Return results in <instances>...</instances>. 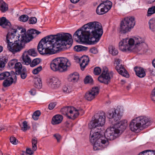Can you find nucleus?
<instances>
[{
  "label": "nucleus",
  "instance_id": "obj_1",
  "mask_svg": "<svg viewBox=\"0 0 155 155\" xmlns=\"http://www.w3.org/2000/svg\"><path fill=\"white\" fill-rule=\"evenodd\" d=\"M127 124L126 120H122L116 124L114 123L106 130L104 137L101 135V129L94 133L91 130L90 134V141L93 144L94 150H97L106 147L109 144L108 140H114L120 136L126 129Z\"/></svg>",
  "mask_w": 155,
  "mask_h": 155
},
{
  "label": "nucleus",
  "instance_id": "obj_2",
  "mask_svg": "<svg viewBox=\"0 0 155 155\" xmlns=\"http://www.w3.org/2000/svg\"><path fill=\"white\" fill-rule=\"evenodd\" d=\"M103 33L101 24L98 22L94 21L84 25L81 29L77 30L73 37L77 42L94 45L99 41Z\"/></svg>",
  "mask_w": 155,
  "mask_h": 155
},
{
  "label": "nucleus",
  "instance_id": "obj_3",
  "mask_svg": "<svg viewBox=\"0 0 155 155\" xmlns=\"http://www.w3.org/2000/svg\"><path fill=\"white\" fill-rule=\"evenodd\" d=\"M17 29L13 28H10L6 36V42L8 43L7 48L13 54L20 52L25 47L24 44L31 41L34 37V35H37L41 33L35 29L28 30L27 33L25 29H22L20 34L15 37Z\"/></svg>",
  "mask_w": 155,
  "mask_h": 155
},
{
  "label": "nucleus",
  "instance_id": "obj_4",
  "mask_svg": "<svg viewBox=\"0 0 155 155\" xmlns=\"http://www.w3.org/2000/svg\"><path fill=\"white\" fill-rule=\"evenodd\" d=\"M144 41L140 37L134 38H126L123 39L119 43L120 49L123 51H128L138 52L141 51V54L146 52L147 49L145 50L142 47L145 45Z\"/></svg>",
  "mask_w": 155,
  "mask_h": 155
},
{
  "label": "nucleus",
  "instance_id": "obj_5",
  "mask_svg": "<svg viewBox=\"0 0 155 155\" xmlns=\"http://www.w3.org/2000/svg\"><path fill=\"white\" fill-rule=\"evenodd\" d=\"M71 65L69 60L65 58H58L53 60L50 64V67L54 71L63 72L66 71Z\"/></svg>",
  "mask_w": 155,
  "mask_h": 155
},
{
  "label": "nucleus",
  "instance_id": "obj_6",
  "mask_svg": "<svg viewBox=\"0 0 155 155\" xmlns=\"http://www.w3.org/2000/svg\"><path fill=\"white\" fill-rule=\"evenodd\" d=\"M45 39L43 38L39 42L37 47L38 50L41 54H52L53 43L46 42Z\"/></svg>",
  "mask_w": 155,
  "mask_h": 155
},
{
  "label": "nucleus",
  "instance_id": "obj_7",
  "mask_svg": "<svg viewBox=\"0 0 155 155\" xmlns=\"http://www.w3.org/2000/svg\"><path fill=\"white\" fill-rule=\"evenodd\" d=\"M102 3L97 7V13L99 15H103L107 12L112 6V3L108 0H101Z\"/></svg>",
  "mask_w": 155,
  "mask_h": 155
},
{
  "label": "nucleus",
  "instance_id": "obj_8",
  "mask_svg": "<svg viewBox=\"0 0 155 155\" xmlns=\"http://www.w3.org/2000/svg\"><path fill=\"white\" fill-rule=\"evenodd\" d=\"M108 69L106 67L103 68L102 74L98 77V80L101 83L107 84L110 82V79L113 76V73L108 72Z\"/></svg>",
  "mask_w": 155,
  "mask_h": 155
},
{
  "label": "nucleus",
  "instance_id": "obj_9",
  "mask_svg": "<svg viewBox=\"0 0 155 155\" xmlns=\"http://www.w3.org/2000/svg\"><path fill=\"white\" fill-rule=\"evenodd\" d=\"M58 39L64 46L71 45L73 43L72 36L68 33H61L57 34Z\"/></svg>",
  "mask_w": 155,
  "mask_h": 155
},
{
  "label": "nucleus",
  "instance_id": "obj_10",
  "mask_svg": "<svg viewBox=\"0 0 155 155\" xmlns=\"http://www.w3.org/2000/svg\"><path fill=\"white\" fill-rule=\"evenodd\" d=\"M121 61V60L119 59H115V62L116 63H114V64L117 65L115 68V69L120 74L125 77L128 78L129 75L127 71L122 65H119Z\"/></svg>",
  "mask_w": 155,
  "mask_h": 155
},
{
  "label": "nucleus",
  "instance_id": "obj_11",
  "mask_svg": "<svg viewBox=\"0 0 155 155\" xmlns=\"http://www.w3.org/2000/svg\"><path fill=\"white\" fill-rule=\"evenodd\" d=\"M99 89L97 87H93L91 90L86 92L84 97L85 99L91 101L99 93Z\"/></svg>",
  "mask_w": 155,
  "mask_h": 155
},
{
  "label": "nucleus",
  "instance_id": "obj_12",
  "mask_svg": "<svg viewBox=\"0 0 155 155\" xmlns=\"http://www.w3.org/2000/svg\"><path fill=\"white\" fill-rule=\"evenodd\" d=\"M141 129L145 128L150 124V119L146 117L141 116L135 118Z\"/></svg>",
  "mask_w": 155,
  "mask_h": 155
},
{
  "label": "nucleus",
  "instance_id": "obj_13",
  "mask_svg": "<svg viewBox=\"0 0 155 155\" xmlns=\"http://www.w3.org/2000/svg\"><path fill=\"white\" fill-rule=\"evenodd\" d=\"M93 118L101 127L105 122V113L103 111H100L94 115Z\"/></svg>",
  "mask_w": 155,
  "mask_h": 155
},
{
  "label": "nucleus",
  "instance_id": "obj_14",
  "mask_svg": "<svg viewBox=\"0 0 155 155\" xmlns=\"http://www.w3.org/2000/svg\"><path fill=\"white\" fill-rule=\"evenodd\" d=\"M67 113H68V118L73 120L78 115L80 111H78L77 110L72 106L66 107Z\"/></svg>",
  "mask_w": 155,
  "mask_h": 155
},
{
  "label": "nucleus",
  "instance_id": "obj_15",
  "mask_svg": "<svg viewBox=\"0 0 155 155\" xmlns=\"http://www.w3.org/2000/svg\"><path fill=\"white\" fill-rule=\"evenodd\" d=\"M18 67L15 70V73L17 75H20L21 78L23 79H25L27 76V72L26 68L23 67L21 64H18Z\"/></svg>",
  "mask_w": 155,
  "mask_h": 155
},
{
  "label": "nucleus",
  "instance_id": "obj_16",
  "mask_svg": "<svg viewBox=\"0 0 155 155\" xmlns=\"http://www.w3.org/2000/svg\"><path fill=\"white\" fill-rule=\"evenodd\" d=\"M107 117L110 119H113L115 122L118 121L121 118V116L117 110H110L107 114Z\"/></svg>",
  "mask_w": 155,
  "mask_h": 155
},
{
  "label": "nucleus",
  "instance_id": "obj_17",
  "mask_svg": "<svg viewBox=\"0 0 155 155\" xmlns=\"http://www.w3.org/2000/svg\"><path fill=\"white\" fill-rule=\"evenodd\" d=\"M64 45L61 43V42L58 39H56L55 43H53L52 48V54H55L58 51L61 50L62 47Z\"/></svg>",
  "mask_w": 155,
  "mask_h": 155
},
{
  "label": "nucleus",
  "instance_id": "obj_18",
  "mask_svg": "<svg viewBox=\"0 0 155 155\" xmlns=\"http://www.w3.org/2000/svg\"><path fill=\"white\" fill-rule=\"evenodd\" d=\"M48 82L52 88L55 89L58 87L61 84L59 79L55 77L50 78L48 81Z\"/></svg>",
  "mask_w": 155,
  "mask_h": 155
},
{
  "label": "nucleus",
  "instance_id": "obj_19",
  "mask_svg": "<svg viewBox=\"0 0 155 155\" xmlns=\"http://www.w3.org/2000/svg\"><path fill=\"white\" fill-rule=\"evenodd\" d=\"M123 21L125 24L128 25L131 29L134 27L135 24V18L134 17L129 16L125 18Z\"/></svg>",
  "mask_w": 155,
  "mask_h": 155
},
{
  "label": "nucleus",
  "instance_id": "obj_20",
  "mask_svg": "<svg viewBox=\"0 0 155 155\" xmlns=\"http://www.w3.org/2000/svg\"><path fill=\"white\" fill-rule=\"evenodd\" d=\"M80 62L81 69L83 71L86 66L87 65L89 61V58L87 56H84L79 59Z\"/></svg>",
  "mask_w": 155,
  "mask_h": 155
},
{
  "label": "nucleus",
  "instance_id": "obj_21",
  "mask_svg": "<svg viewBox=\"0 0 155 155\" xmlns=\"http://www.w3.org/2000/svg\"><path fill=\"white\" fill-rule=\"evenodd\" d=\"M129 126L131 130L133 131L136 132L139 129H141V128L137 124L135 118L131 120L130 122Z\"/></svg>",
  "mask_w": 155,
  "mask_h": 155
},
{
  "label": "nucleus",
  "instance_id": "obj_22",
  "mask_svg": "<svg viewBox=\"0 0 155 155\" xmlns=\"http://www.w3.org/2000/svg\"><path fill=\"white\" fill-rule=\"evenodd\" d=\"M0 26L4 28H11L10 22L5 17H2L0 18Z\"/></svg>",
  "mask_w": 155,
  "mask_h": 155
},
{
  "label": "nucleus",
  "instance_id": "obj_23",
  "mask_svg": "<svg viewBox=\"0 0 155 155\" xmlns=\"http://www.w3.org/2000/svg\"><path fill=\"white\" fill-rule=\"evenodd\" d=\"M134 69L136 75L139 77L142 78L145 76V72L143 68L135 67Z\"/></svg>",
  "mask_w": 155,
  "mask_h": 155
},
{
  "label": "nucleus",
  "instance_id": "obj_24",
  "mask_svg": "<svg viewBox=\"0 0 155 155\" xmlns=\"http://www.w3.org/2000/svg\"><path fill=\"white\" fill-rule=\"evenodd\" d=\"M131 29L129 26L125 24L123 20L120 23V31L122 33H125L130 31Z\"/></svg>",
  "mask_w": 155,
  "mask_h": 155
},
{
  "label": "nucleus",
  "instance_id": "obj_25",
  "mask_svg": "<svg viewBox=\"0 0 155 155\" xmlns=\"http://www.w3.org/2000/svg\"><path fill=\"white\" fill-rule=\"evenodd\" d=\"M88 127L90 129L97 128L98 130L101 129V127L98 124L95 120L93 118V117L91 121L89 123Z\"/></svg>",
  "mask_w": 155,
  "mask_h": 155
},
{
  "label": "nucleus",
  "instance_id": "obj_26",
  "mask_svg": "<svg viewBox=\"0 0 155 155\" xmlns=\"http://www.w3.org/2000/svg\"><path fill=\"white\" fill-rule=\"evenodd\" d=\"M63 117L60 115H56L52 118V124H58L61 122L63 120Z\"/></svg>",
  "mask_w": 155,
  "mask_h": 155
},
{
  "label": "nucleus",
  "instance_id": "obj_27",
  "mask_svg": "<svg viewBox=\"0 0 155 155\" xmlns=\"http://www.w3.org/2000/svg\"><path fill=\"white\" fill-rule=\"evenodd\" d=\"M18 64H21L20 62H17V60L16 59H13L12 60L10 61H9L8 63V65L9 68H15V70H16L17 68L18 67Z\"/></svg>",
  "mask_w": 155,
  "mask_h": 155
},
{
  "label": "nucleus",
  "instance_id": "obj_28",
  "mask_svg": "<svg viewBox=\"0 0 155 155\" xmlns=\"http://www.w3.org/2000/svg\"><path fill=\"white\" fill-rule=\"evenodd\" d=\"M22 56L23 61L22 63L26 65L30 64L31 62V59L29 57V55L27 54L26 53H25Z\"/></svg>",
  "mask_w": 155,
  "mask_h": 155
},
{
  "label": "nucleus",
  "instance_id": "obj_29",
  "mask_svg": "<svg viewBox=\"0 0 155 155\" xmlns=\"http://www.w3.org/2000/svg\"><path fill=\"white\" fill-rule=\"evenodd\" d=\"M79 78V74L76 72L71 74L69 75L68 77L69 80L73 82H77Z\"/></svg>",
  "mask_w": 155,
  "mask_h": 155
},
{
  "label": "nucleus",
  "instance_id": "obj_30",
  "mask_svg": "<svg viewBox=\"0 0 155 155\" xmlns=\"http://www.w3.org/2000/svg\"><path fill=\"white\" fill-rule=\"evenodd\" d=\"M14 83V80L12 77L4 80L2 83V85L5 87L10 86Z\"/></svg>",
  "mask_w": 155,
  "mask_h": 155
},
{
  "label": "nucleus",
  "instance_id": "obj_31",
  "mask_svg": "<svg viewBox=\"0 0 155 155\" xmlns=\"http://www.w3.org/2000/svg\"><path fill=\"white\" fill-rule=\"evenodd\" d=\"M44 38H45L46 42L53 43L55 41L58 39L57 34L55 35L48 36Z\"/></svg>",
  "mask_w": 155,
  "mask_h": 155
},
{
  "label": "nucleus",
  "instance_id": "obj_32",
  "mask_svg": "<svg viewBox=\"0 0 155 155\" xmlns=\"http://www.w3.org/2000/svg\"><path fill=\"white\" fill-rule=\"evenodd\" d=\"M8 9V5L3 0H0V10L2 12H4Z\"/></svg>",
  "mask_w": 155,
  "mask_h": 155
},
{
  "label": "nucleus",
  "instance_id": "obj_33",
  "mask_svg": "<svg viewBox=\"0 0 155 155\" xmlns=\"http://www.w3.org/2000/svg\"><path fill=\"white\" fill-rule=\"evenodd\" d=\"M34 86L38 89H40L42 86L41 80V78H35L34 80Z\"/></svg>",
  "mask_w": 155,
  "mask_h": 155
},
{
  "label": "nucleus",
  "instance_id": "obj_34",
  "mask_svg": "<svg viewBox=\"0 0 155 155\" xmlns=\"http://www.w3.org/2000/svg\"><path fill=\"white\" fill-rule=\"evenodd\" d=\"M12 77L9 72L6 71L0 74V80H5Z\"/></svg>",
  "mask_w": 155,
  "mask_h": 155
},
{
  "label": "nucleus",
  "instance_id": "obj_35",
  "mask_svg": "<svg viewBox=\"0 0 155 155\" xmlns=\"http://www.w3.org/2000/svg\"><path fill=\"white\" fill-rule=\"evenodd\" d=\"M109 52L113 55H117L118 54V51L114 47L112 46H110L109 48Z\"/></svg>",
  "mask_w": 155,
  "mask_h": 155
},
{
  "label": "nucleus",
  "instance_id": "obj_36",
  "mask_svg": "<svg viewBox=\"0 0 155 155\" xmlns=\"http://www.w3.org/2000/svg\"><path fill=\"white\" fill-rule=\"evenodd\" d=\"M149 24L150 29L153 31H154L155 30V18L151 19L149 22Z\"/></svg>",
  "mask_w": 155,
  "mask_h": 155
},
{
  "label": "nucleus",
  "instance_id": "obj_37",
  "mask_svg": "<svg viewBox=\"0 0 155 155\" xmlns=\"http://www.w3.org/2000/svg\"><path fill=\"white\" fill-rule=\"evenodd\" d=\"M8 60L5 57H3L0 58V68L5 67V64L8 62Z\"/></svg>",
  "mask_w": 155,
  "mask_h": 155
},
{
  "label": "nucleus",
  "instance_id": "obj_38",
  "mask_svg": "<svg viewBox=\"0 0 155 155\" xmlns=\"http://www.w3.org/2000/svg\"><path fill=\"white\" fill-rule=\"evenodd\" d=\"M74 50L77 51L79 52L86 50L87 48L81 45L75 46L74 47Z\"/></svg>",
  "mask_w": 155,
  "mask_h": 155
},
{
  "label": "nucleus",
  "instance_id": "obj_39",
  "mask_svg": "<svg viewBox=\"0 0 155 155\" xmlns=\"http://www.w3.org/2000/svg\"><path fill=\"white\" fill-rule=\"evenodd\" d=\"M41 61L40 58H37L33 60L30 64V66L33 67L39 64Z\"/></svg>",
  "mask_w": 155,
  "mask_h": 155
},
{
  "label": "nucleus",
  "instance_id": "obj_40",
  "mask_svg": "<svg viewBox=\"0 0 155 155\" xmlns=\"http://www.w3.org/2000/svg\"><path fill=\"white\" fill-rule=\"evenodd\" d=\"M155 13V6L149 8L147 11V16H150Z\"/></svg>",
  "mask_w": 155,
  "mask_h": 155
},
{
  "label": "nucleus",
  "instance_id": "obj_41",
  "mask_svg": "<svg viewBox=\"0 0 155 155\" xmlns=\"http://www.w3.org/2000/svg\"><path fill=\"white\" fill-rule=\"evenodd\" d=\"M25 53L29 56H35L37 54L34 49H29L27 52H25Z\"/></svg>",
  "mask_w": 155,
  "mask_h": 155
},
{
  "label": "nucleus",
  "instance_id": "obj_42",
  "mask_svg": "<svg viewBox=\"0 0 155 155\" xmlns=\"http://www.w3.org/2000/svg\"><path fill=\"white\" fill-rule=\"evenodd\" d=\"M41 112L40 111L38 110H36L33 114L32 115V118L34 120H37Z\"/></svg>",
  "mask_w": 155,
  "mask_h": 155
},
{
  "label": "nucleus",
  "instance_id": "obj_43",
  "mask_svg": "<svg viewBox=\"0 0 155 155\" xmlns=\"http://www.w3.org/2000/svg\"><path fill=\"white\" fill-rule=\"evenodd\" d=\"M93 81L92 78L90 76H86L84 79V82L85 84H92L93 82Z\"/></svg>",
  "mask_w": 155,
  "mask_h": 155
},
{
  "label": "nucleus",
  "instance_id": "obj_44",
  "mask_svg": "<svg viewBox=\"0 0 155 155\" xmlns=\"http://www.w3.org/2000/svg\"><path fill=\"white\" fill-rule=\"evenodd\" d=\"M28 17L27 15H22L19 18V20L20 21L25 22L27 21L28 19Z\"/></svg>",
  "mask_w": 155,
  "mask_h": 155
},
{
  "label": "nucleus",
  "instance_id": "obj_45",
  "mask_svg": "<svg viewBox=\"0 0 155 155\" xmlns=\"http://www.w3.org/2000/svg\"><path fill=\"white\" fill-rule=\"evenodd\" d=\"M42 70V67L41 66H40L37 68L34 69L32 71V73L34 74H38Z\"/></svg>",
  "mask_w": 155,
  "mask_h": 155
},
{
  "label": "nucleus",
  "instance_id": "obj_46",
  "mask_svg": "<svg viewBox=\"0 0 155 155\" xmlns=\"http://www.w3.org/2000/svg\"><path fill=\"white\" fill-rule=\"evenodd\" d=\"M101 70L99 67H96L94 69V73L95 75H98L101 72Z\"/></svg>",
  "mask_w": 155,
  "mask_h": 155
},
{
  "label": "nucleus",
  "instance_id": "obj_47",
  "mask_svg": "<svg viewBox=\"0 0 155 155\" xmlns=\"http://www.w3.org/2000/svg\"><path fill=\"white\" fill-rule=\"evenodd\" d=\"M67 111L66 107L62 108L61 110V114L68 117V114Z\"/></svg>",
  "mask_w": 155,
  "mask_h": 155
},
{
  "label": "nucleus",
  "instance_id": "obj_48",
  "mask_svg": "<svg viewBox=\"0 0 155 155\" xmlns=\"http://www.w3.org/2000/svg\"><path fill=\"white\" fill-rule=\"evenodd\" d=\"M10 142L13 144L16 145L17 144L18 141L17 140L16 138L13 137H11L10 138Z\"/></svg>",
  "mask_w": 155,
  "mask_h": 155
},
{
  "label": "nucleus",
  "instance_id": "obj_49",
  "mask_svg": "<svg viewBox=\"0 0 155 155\" xmlns=\"http://www.w3.org/2000/svg\"><path fill=\"white\" fill-rule=\"evenodd\" d=\"M23 127L22 128V130L24 131H25L28 129L27 122L26 121H24L23 122Z\"/></svg>",
  "mask_w": 155,
  "mask_h": 155
},
{
  "label": "nucleus",
  "instance_id": "obj_50",
  "mask_svg": "<svg viewBox=\"0 0 155 155\" xmlns=\"http://www.w3.org/2000/svg\"><path fill=\"white\" fill-rule=\"evenodd\" d=\"M37 21V18L35 17H32L31 18L29 19V23L30 24H35L36 23Z\"/></svg>",
  "mask_w": 155,
  "mask_h": 155
},
{
  "label": "nucleus",
  "instance_id": "obj_51",
  "mask_svg": "<svg viewBox=\"0 0 155 155\" xmlns=\"http://www.w3.org/2000/svg\"><path fill=\"white\" fill-rule=\"evenodd\" d=\"M63 91L64 93H69L71 92V90L70 88V87L65 86L63 89Z\"/></svg>",
  "mask_w": 155,
  "mask_h": 155
},
{
  "label": "nucleus",
  "instance_id": "obj_52",
  "mask_svg": "<svg viewBox=\"0 0 155 155\" xmlns=\"http://www.w3.org/2000/svg\"><path fill=\"white\" fill-rule=\"evenodd\" d=\"M150 152V155H155V150H144L141 152V153H142V154H144V153H147V152Z\"/></svg>",
  "mask_w": 155,
  "mask_h": 155
},
{
  "label": "nucleus",
  "instance_id": "obj_53",
  "mask_svg": "<svg viewBox=\"0 0 155 155\" xmlns=\"http://www.w3.org/2000/svg\"><path fill=\"white\" fill-rule=\"evenodd\" d=\"M151 98L153 101H155V87L152 91L151 94Z\"/></svg>",
  "mask_w": 155,
  "mask_h": 155
},
{
  "label": "nucleus",
  "instance_id": "obj_54",
  "mask_svg": "<svg viewBox=\"0 0 155 155\" xmlns=\"http://www.w3.org/2000/svg\"><path fill=\"white\" fill-rule=\"evenodd\" d=\"M34 151L32 150L30 148H27L26 149V153L30 155H31L34 154Z\"/></svg>",
  "mask_w": 155,
  "mask_h": 155
},
{
  "label": "nucleus",
  "instance_id": "obj_55",
  "mask_svg": "<svg viewBox=\"0 0 155 155\" xmlns=\"http://www.w3.org/2000/svg\"><path fill=\"white\" fill-rule=\"evenodd\" d=\"M90 51L91 53H93L94 54H96L98 52L97 48L95 47H94V48H91L90 49Z\"/></svg>",
  "mask_w": 155,
  "mask_h": 155
},
{
  "label": "nucleus",
  "instance_id": "obj_56",
  "mask_svg": "<svg viewBox=\"0 0 155 155\" xmlns=\"http://www.w3.org/2000/svg\"><path fill=\"white\" fill-rule=\"evenodd\" d=\"M56 104L55 103H51L48 105V108L50 110L53 109L55 106Z\"/></svg>",
  "mask_w": 155,
  "mask_h": 155
},
{
  "label": "nucleus",
  "instance_id": "obj_57",
  "mask_svg": "<svg viewBox=\"0 0 155 155\" xmlns=\"http://www.w3.org/2000/svg\"><path fill=\"white\" fill-rule=\"evenodd\" d=\"M54 137L57 139L58 142H59L60 141L61 139V137L59 134H55L54 135Z\"/></svg>",
  "mask_w": 155,
  "mask_h": 155
},
{
  "label": "nucleus",
  "instance_id": "obj_58",
  "mask_svg": "<svg viewBox=\"0 0 155 155\" xmlns=\"http://www.w3.org/2000/svg\"><path fill=\"white\" fill-rule=\"evenodd\" d=\"M32 144H37L38 143V139L35 137H33L32 140Z\"/></svg>",
  "mask_w": 155,
  "mask_h": 155
},
{
  "label": "nucleus",
  "instance_id": "obj_59",
  "mask_svg": "<svg viewBox=\"0 0 155 155\" xmlns=\"http://www.w3.org/2000/svg\"><path fill=\"white\" fill-rule=\"evenodd\" d=\"M29 92L32 95H34L36 94V91L34 88L31 89Z\"/></svg>",
  "mask_w": 155,
  "mask_h": 155
},
{
  "label": "nucleus",
  "instance_id": "obj_60",
  "mask_svg": "<svg viewBox=\"0 0 155 155\" xmlns=\"http://www.w3.org/2000/svg\"><path fill=\"white\" fill-rule=\"evenodd\" d=\"M37 148V144H32V149L33 151H36Z\"/></svg>",
  "mask_w": 155,
  "mask_h": 155
},
{
  "label": "nucleus",
  "instance_id": "obj_61",
  "mask_svg": "<svg viewBox=\"0 0 155 155\" xmlns=\"http://www.w3.org/2000/svg\"><path fill=\"white\" fill-rule=\"evenodd\" d=\"M80 0H70L71 2L72 3H76L78 2Z\"/></svg>",
  "mask_w": 155,
  "mask_h": 155
},
{
  "label": "nucleus",
  "instance_id": "obj_62",
  "mask_svg": "<svg viewBox=\"0 0 155 155\" xmlns=\"http://www.w3.org/2000/svg\"><path fill=\"white\" fill-rule=\"evenodd\" d=\"M15 75V77H14V79H15V80L14 81V83H16V80H17V77L16 76V75L15 74H14Z\"/></svg>",
  "mask_w": 155,
  "mask_h": 155
},
{
  "label": "nucleus",
  "instance_id": "obj_63",
  "mask_svg": "<svg viewBox=\"0 0 155 155\" xmlns=\"http://www.w3.org/2000/svg\"><path fill=\"white\" fill-rule=\"evenodd\" d=\"M152 64L153 67L155 68V59L153 60L152 61Z\"/></svg>",
  "mask_w": 155,
  "mask_h": 155
},
{
  "label": "nucleus",
  "instance_id": "obj_64",
  "mask_svg": "<svg viewBox=\"0 0 155 155\" xmlns=\"http://www.w3.org/2000/svg\"><path fill=\"white\" fill-rule=\"evenodd\" d=\"M131 86L130 85H129L127 86L126 88L127 90H129Z\"/></svg>",
  "mask_w": 155,
  "mask_h": 155
}]
</instances>
